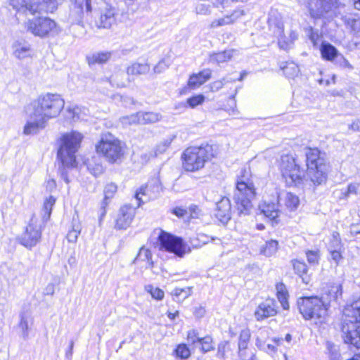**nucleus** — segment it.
I'll use <instances>...</instances> for the list:
<instances>
[{"label":"nucleus","mask_w":360,"mask_h":360,"mask_svg":"<svg viewBox=\"0 0 360 360\" xmlns=\"http://www.w3.org/2000/svg\"><path fill=\"white\" fill-rule=\"evenodd\" d=\"M41 230L38 226L32 221L28 224L25 233L22 235L20 243L26 248H32L39 241L41 238Z\"/></svg>","instance_id":"16"},{"label":"nucleus","mask_w":360,"mask_h":360,"mask_svg":"<svg viewBox=\"0 0 360 360\" xmlns=\"http://www.w3.org/2000/svg\"><path fill=\"white\" fill-rule=\"evenodd\" d=\"M150 67L148 63L134 62L127 68V74L129 76H140L149 72Z\"/></svg>","instance_id":"24"},{"label":"nucleus","mask_w":360,"mask_h":360,"mask_svg":"<svg viewBox=\"0 0 360 360\" xmlns=\"http://www.w3.org/2000/svg\"><path fill=\"white\" fill-rule=\"evenodd\" d=\"M349 128L354 131H360V118L353 121Z\"/></svg>","instance_id":"64"},{"label":"nucleus","mask_w":360,"mask_h":360,"mask_svg":"<svg viewBox=\"0 0 360 360\" xmlns=\"http://www.w3.org/2000/svg\"><path fill=\"white\" fill-rule=\"evenodd\" d=\"M82 139V134L77 131L66 133L60 138L57 155L65 167H72L75 165V153L80 146Z\"/></svg>","instance_id":"5"},{"label":"nucleus","mask_w":360,"mask_h":360,"mask_svg":"<svg viewBox=\"0 0 360 360\" xmlns=\"http://www.w3.org/2000/svg\"><path fill=\"white\" fill-rule=\"evenodd\" d=\"M320 51L322 58L328 61H333L339 56L337 49L328 42L321 44Z\"/></svg>","instance_id":"25"},{"label":"nucleus","mask_w":360,"mask_h":360,"mask_svg":"<svg viewBox=\"0 0 360 360\" xmlns=\"http://www.w3.org/2000/svg\"><path fill=\"white\" fill-rule=\"evenodd\" d=\"M87 168L94 176H100L104 172V168L100 162H96L94 159L88 160Z\"/></svg>","instance_id":"35"},{"label":"nucleus","mask_w":360,"mask_h":360,"mask_svg":"<svg viewBox=\"0 0 360 360\" xmlns=\"http://www.w3.org/2000/svg\"><path fill=\"white\" fill-rule=\"evenodd\" d=\"M100 16L97 21L98 27L110 28L115 22V8L110 5L103 3V6L100 7Z\"/></svg>","instance_id":"17"},{"label":"nucleus","mask_w":360,"mask_h":360,"mask_svg":"<svg viewBox=\"0 0 360 360\" xmlns=\"http://www.w3.org/2000/svg\"><path fill=\"white\" fill-rule=\"evenodd\" d=\"M25 28L32 34L46 37L49 35H56L60 29L56 22L49 18H34L25 22Z\"/></svg>","instance_id":"11"},{"label":"nucleus","mask_w":360,"mask_h":360,"mask_svg":"<svg viewBox=\"0 0 360 360\" xmlns=\"http://www.w3.org/2000/svg\"><path fill=\"white\" fill-rule=\"evenodd\" d=\"M279 169L285 184L289 186L300 184L304 176V172L300 169L295 158L290 155L281 157Z\"/></svg>","instance_id":"9"},{"label":"nucleus","mask_w":360,"mask_h":360,"mask_svg":"<svg viewBox=\"0 0 360 360\" xmlns=\"http://www.w3.org/2000/svg\"><path fill=\"white\" fill-rule=\"evenodd\" d=\"M282 69L285 76L289 78H294L297 77L300 72L299 67L292 62L287 63Z\"/></svg>","instance_id":"37"},{"label":"nucleus","mask_w":360,"mask_h":360,"mask_svg":"<svg viewBox=\"0 0 360 360\" xmlns=\"http://www.w3.org/2000/svg\"><path fill=\"white\" fill-rule=\"evenodd\" d=\"M13 55L18 59H25L32 56V50L27 43L15 41L13 44Z\"/></svg>","instance_id":"22"},{"label":"nucleus","mask_w":360,"mask_h":360,"mask_svg":"<svg viewBox=\"0 0 360 360\" xmlns=\"http://www.w3.org/2000/svg\"><path fill=\"white\" fill-rule=\"evenodd\" d=\"M81 232V228L79 224L74 225L72 229L70 230L67 234V240L70 243H76L78 238L79 235Z\"/></svg>","instance_id":"47"},{"label":"nucleus","mask_w":360,"mask_h":360,"mask_svg":"<svg viewBox=\"0 0 360 360\" xmlns=\"http://www.w3.org/2000/svg\"><path fill=\"white\" fill-rule=\"evenodd\" d=\"M278 313V306L274 299H266L259 304L255 311V317L260 321L265 319L274 316Z\"/></svg>","instance_id":"14"},{"label":"nucleus","mask_w":360,"mask_h":360,"mask_svg":"<svg viewBox=\"0 0 360 360\" xmlns=\"http://www.w3.org/2000/svg\"><path fill=\"white\" fill-rule=\"evenodd\" d=\"M307 175L315 185L325 182L327 178L328 165L325 154L318 148H308L305 150Z\"/></svg>","instance_id":"4"},{"label":"nucleus","mask_w":360,"mask_h":360,"mask_svg":"<svg viewBox=\"0 0 360 360\" xmlns=\"http://www.w3.org/2000/svg\"><path fill=\"white\" fill-rule=\"evenodd\" d=\"M169 68L165 59L160 60L153 68V72L155 74H160Z\"/></svg>","instance_id":"60"},{"label":"nucleus","mask_w":360,"mask_h":360,"mask_svg":"<svg viewBox=\"0 0 360 360\" xmlns=\"http://www.w3.org/2000/svg\"><path fill=\"white\" fill-rule=\"evenodd\" d=\"M192 293V289L190 287H187L185 288H174L171 294L179 300H185Z\"/></svg>","instance_id":"42"},{"label":"nucleus","mask_w":360,"mask_h":360,"mask_svg":"<svg viewBox=\"0 0 360 360\" xmlns=\"http://www.w3.org/2000/svg\"><path fill=\"white\" fill-rule=\"evenodd\" d=\"M56 202V198L50 195L46 198L44 202L43 211L44 212L43 219L48 220L51 216L53 206Z\"/></svg>","instance_id":"39"},{"label":"nucleus","mask_w":360,"mask_h":360,"mask_svg":"<svg viewBox=\"0 0 360 360\" xmlns=\"http://www.w3.org/2000/svg\"><path fill=\"white\" fill-rule=\"evenodd\" d=\"M344 319L342 326L345 343L360 347V299L347 304L343 310Z\"/></svg>","instance_id":"2"},{"label":"nucleus","mask_w":360,"mask_h":360,"mask_svg":"<svg viewBox=\"0 0 360 360\" xmlns=\"http://www.w3.org/2000/svg\"><path fill=\"white\" fill-rule=\"evenodd\" d=\"M276 31L275 33L278 37V44L283 50H288L292 48L294 41L297 39V33L295 30H291L289 36L287 37L284 34V25L282 22L276 24Z\"/></svg>","instance_id":"15"},{"label":"nucleus","mask_w":360,"mask_h":360,"mask_svg":"<svg viewBox=\"0 0 360 360\" xmlns=\"http://www.w3.org/2000/svg\"><path fill=\"white\" fill-rule=\"evenodd\" d=\"M276 295L278 301L280 302L282 307L283 309H289V303L288 301V292L286 289L285 285L282 283H277L276 285Z\"/></svg>","instance_id":"27"},{"label":"nucleus","mask_w":360,"mask_h":360,"mask_svg":"<svg viewBox=\"0 0 360 360\" xmlns=\"http://www.w3.org/2000/svg\"><path fill=\"white\" fill-rule=\"evenodd\" d=\"M292 266L295 273L302 278L303 282L308 283L309 278L307 276L304 277L307 273V264L304 262L295 259L292 261Z\"/></svg>","instance_id":"30"},{"label":"nucleus","mask_w":360,"mask_h":360,"mask_svg":"<svg viewBox=\"0 0 360 360\" xmlns=\"http://www.w3.org/2000/svg\"><path fill=\"white\" fill-rule=\"evenodd\" d=\"M245 15V12L244 10L242 9H238L235 10L229 15V18H230L231 21V24H233L236 22H238L242 17H243Z\"/></svg>","instance_id":"57"},{"label":"nucleus","mask_w":360,"mask_h":360,"mask_svg":"<svg viewBox=\"0 0 360 360\" xmlns=\"http://www.w3.org/2000/svg\"><path fill=\"white\" fill-rule=\"evenodd\" d=\"M172 141V139H168L162 141L160 144H158L156 147L155 150V155L158 154H161L166 151V150L169 148L171 143Z\"/></svg>","instance_id":"55"},{"label":"nucleus","mask_w":360,"mask_h":360,"mask_svg":"<svg viewBox=\"0 0 360 360\" xmlns=\"http://www.w3.org/2000/svg\"><path fill=\"white\" fill-rule=\"evenodd\" d=\"M19 327L22 331V336L26 338L28 336L29 323L28 319L25 314L20 315V321L19 323Z\"/></svg>","instance_id":"53"},{"label":"nucleus","mask_w":360,"mask_h":360,"mask_svg":"<svg viewBox=\"0 0 360 360\" xmlns=\"http://www.w3.org/2000/svg\"><path fill=\"white\" fill-rule=\"evenodd\" d=\"M300 312L306 320H319L327 312L326 306L317 297H301L297 301Z\"/></svg>","instance_id":"10"},{"label":"nucleus","mask_w":360,"mask_h":360,"mask_svg":"<svg viewBox=\"0 0 360 360\" xmlns=\"http://www.w3.org/2000/svg\"><path fill=\"white\" fill-rule=\"evenodd\" d=\"M236 81V79H235L234 78L226 77L221 80H217L210 83V88L212 92L218 91L219 90L222 89L225 84L229 82H235Z\"/></svg>","instance_id":"43"},{"label":"nucleus","mask_w":360,"mask_h":360,"mask_svg":"<svg viewBox=\"0 0 360 360\" xmlns=\"http://www.w3.org/2000/svg\"><path fill=\"white\" fill-rule=\"evenodd\" d=\"M336 64L339 65L340 68H347L349 70H352L353 66L349 63V62L342 55H339L337 57Z\"/></svg>","instance_id":"59"},{"label":"nucleus","mask_w":360,"mask_h":360,"mask_svg":"<svg viewBox=\"0 0 360 360\" xmlns=\"http://www.w3.org/2000/svg\"><path fill=\"white\" fill-rule=\"evenodd\" d=\"M65 106L60 95L47 93L40 95L30 104L29 120L23 129L25 135H33L44 129L51 119L57 117Z\"/></svg>","instance_id":"1"},{"label":"nucleus","mask_w":360,"mask_h":360,"mask_svg":"<svg viewBox=\"0 0 360 360\" xmlns=\"http://www.w3.org/2000/svg\"><path fill=\"white\" fill-rule=\"evenodd\" d=\"M176 355L181 359H186L189 357L191 352L186 345H179L175 350Z\"/></svg>","instance_id":"51"},{"label":"nucleus","mask_w":360,"mask_h":360,"mask_svg":"<svg viewBox=\"0 0 360 360\" xmlns=\"http://www.w3.org/2000/svg\"><path fill=\"white\" fill-rule=\"evenodd\" d=\"M255 186L249 177V171L242 170L233 197L238 214L247 215L250 213L252 207V200L255 198Z\"/></svg>","instance_id":"3"},{"label":"nucleus","mask_w":360,"mask_h":360,"mask_svg":"<svg viewBox=\"0 0 360 360\" xmlns=\"http://www.w3.org/2000/svg\"><path fill=\"white\" fill-rule=\"evenodd\" d=\"M198 345H200V349L203 352H207L214 349L212 340L209 336L201 338Z\"/></svg>","instance_id":"48"},{"label":"nucleus","mask_w":360,"mask_h":360,"mask_svg":"<svg viewBox=\"0 0 360 360\" xmlns=\"http://www.w3.org/2000/svg\"><path fill=\"white\" fill-rule=\"evenodd\" d=\"M209 3H199L197 4L195 7V12L197 14L200 15H207L210 14L211 12V6L210 3L211 1L210 0H207ZM212 4L214 6H218L219 4H221L217 1H214V4L212 2Z\"/></svg>","instance_id":"41"},{"label":"nucleus","mask_w":360,"mask_h":360,"mask_svg":"<svg viewBox=\"0 0 360 360\" xmlns=\"http://www.w3.org/2000/svg\"><path fill=\"white\" fill-rule=\"evenodd\" d=\"M231 21L229 18V15L224 16L223 18L214 20L210 24L212 28H217L221 26L231 25Z\"/></svg>","instance_id":"52"},{"label":"nucleus","mask_w":360,"mask_h":360,"mask_svg":"<svg viewBox=\"0 0 360 360\" xmlns=\"http://www.w3.org/2000/svg\"><path fill=\"white\" fill-rule=\"evenodd\" d=\"M212 70L210 69H204L198 73L193 74L190 76L188 85L192 89L199 87L208 79L211 78Z\"/></svg>","instance_id":"20"},{"label":"nucleus","mask_w":360,"mask_h":360,"mask_svg":"<svg viewBox=\"0 0 360 360\" xmlns=\"http://www.w3.org/2000/svg\"><path fill=\"white\" fill-rule=\"evenodd\" d=\"M205 100L204 96L200 94L188 98L187 103L191 108L202 104Z\"/></svg>","instance_id":"54"},{"label":"nucleus","mask_w":360,"mask_h":360,"mask_svg":"<svg viewBox=\"0 0 360 360\" xmlns=\"http://www.w3.org/2000/svg\"><path fill=\"white\" fill-rule=\"evenodd\" d=\"M212 147L206 144L186 148L182 154L183 167L188 172H195L204 167L212 157Z\"/></svg>","instance_id":"8"},{"label":"nucleus","mask_w":360,"mask_h":360,"mask_svg":"<svg viewBox=\"0 0 360 360\" xmlns=\"http://www.w3.org/2000/svg\"><path fill=\"white\" fill-rule=\"evenodd\" d=\"M140 124L154 123L160 120V115L153 112H139Z\"/></svg>","instance_id":"33"},{"label":"nucleus","mask_w":360,"mask_h":360,"mask_svg":"<svg viewBox=\"0 0 360 360\" xmlns=\"http://www.w3.org/2000/svg\"><path fill=\"white\" fill-rule=\"evenodd\" d=\"M150 186L146 185V186H141L139 191L136 192L135 197L139 202V205L141 202L144 203L148 200L154 199L157 197V195L150 190Z\"/></svg>","instance_id":"26"},{"label":"nucleus","mask_w":360,"mask_h":360,"mask_svg":"<svg viewBox=\"0 0 360 360\" xmlns=\"http://www.w3.org/2000/svg\"><path fill=\"white\" fill-rule=\"evenodd\" d=\"M83 15V7L79 5L78 7L75 6V9L71 11L70 19L72 23H79L82 21Z\"/></svg>","instance_id":"44"},{"label":"nucleus","mask_w":360,"mask_h":360,"mask_svg":"<svg viewBox=\"0 0 360 360\" xmlns=\"http://www.w3.org/2000/svg\"><path fill=\"white\" fill-rule=\"evenodd\" d=\"M332 245L335 249H339L341 247V239L340 234L338 232L333 233V240L331 241Z\"/></svg>","instance_id":"63"},{"label":"nucleus","mask_w":360,"mask_h":360,"mask_svg":"<svg viewBox=\"0 0 360 360\" xmlns=\"http://www.w3.org/2000/svg\"><path fill=\"white\" fill-rule=\"evenodd\" d=\"M278 242L274 240H270L266 242L264 246L261 249V252L266 256H271L275 254L278 250Z\"/></svg>","instance_id":"38"},{"label":"nucleus","mask_w":360,"mask_h":360,"mask_svg":"<svg viewBox=\"0 0 360 360\" xmlns=\"http://www.w3.org/2000/svg\"><path fill=\"white\" fill-rule=\"evenodd\" d=\"M214 215L223 224H226L231 219V206L228 198L223 197L217 202Z\"/></svg>","instance_id":"19"},{"label":"nucleus","mask_w":360,"mask_h":360,"mask_svg":"<svg viewBox=\"0 0 360 360\" xmlns=\"http://www.w3.org/2000/svg\"><path fill=\"white\" fill-rule=\"evenodd\" d=\"M152 255L150 251L145 248H141L135 258L134 262H138V261H146V268H151L153 266V261L151 260Z\"/></svg>","instance_id":"32"},{"label":"nucleus","mask_w":360,"mask_h":360,"mask_svg":"<svg viewBox=\"0 0 360 360\" xmlns=\"http://www.w3.org/2000/svg\"><path fill=\"white\" fill-rule=\"evenodd\" d=\"M10 5L18 11H29L31 14L53 13L57 8L56 0H11Z\"/></svg>","instance_id":"12"},{"label":"nucleus","mask_w":360,"mask_h":360,"mask_svg":"<svg viewBox=\"0 0 360 360\" xmlns=\"http://www.w3.org/2000/svg\"><path fill=\"white\" fill-rule=\"evenodd\" d=\"M330 300H335L342 295V284L340 282L330 283L326 291Z\"/></svg>","instance_id":"29"},{"label":"nucleus","mask_w":360,"mask_h":360,"mask_svg":"<svg viewBox=\"0 0 360 360\" xmlns=\"http://www.w3.org/2000/svg\"><path fill=\"white\" fill-rule=\"evenodd\" d=\"M326 349L330 360H340V354L338 347L330 342H326Z\"/></svg>","instance_id":"45"},{"label":"nucleus","mask_w":360,"mask_h":360,"mask_svg":"<svg viewBox=\"0 0 360 360\" xmlns=\"http://www.w3.org/2000/svg\"><path fill=\"white\" fill-rule=\"evenodd\" d=\"M111 57V52H98L94 53L88 60L89 63L102 64L106 63Z\"/></svg>","instance_id":"34"},{"label":"nucleus","mask_w":360,"mask_h":360,"mask_svg":"<svg viewBox=\"0 0 360 360\" xmlns=\"http://www.w3.org/2000/svg\"><path fill=\"white\" fill-rule=\"evenodd\" d=\"M308 8L310 17L314 20L332 19L337 16V11L345 8L340 0H297Z\"/></svg>","instance_id":"6"},{"label":"nucleus","mask_w":360,"mask_h":360,"mask_svg":"<svg viewBox=\"0 0 360 360\" xmlns=\"http://www.w3.org/2000/svg\"><path fill=\"white\" fill-rule=\"evenodd\" d=\"M307 261L309 264H316L319 261V255L316 251H307Z\"/></svg>","instance_id":"62"},{"label":"nucleus","mask_w":360,"mask_h":360,"mask_svg":"<svg viewBox=\"0 0 360 360\" xmlns=\"http://www.w3.org/2000/svg\"><path fill=\"white\" fill-rule=\"evenodd\" d=\"M232 57L231 51H224L222 52L215 53L210 56V62L212 63L219 64L229 60Z\"/></svg>","instance_id":"31"},{"label":"nucleus","mask_w":360,"mask_h":360,"mask_svg":"<svg viewBox=\"0 0 360 360\" xmlns=\"http://www.w3.org/2000/svg\"><path fill=\"white\" fill-rule=\"evenodd\" d=\"M200 339L201 338L198 336L197 330L193 329L188 332L187 342L189 345H193L195 347H197L196 345L199 344Z\"/></svg>","instance_id":"50"},{"label":"nucleus","mask_w":360,"mask_h":360,"mask_svg":"<svg viewBox=\"0 0 360 360\" xmlns=\"http://www.w3.org/2000/svg\"><path fill=\"white\" fill-rule=\"evenodd\" d=\"M360 190V183L353 182L348 185L347 191L345 193V197H349L350 195H357Z\"/></svg>","instance_id":"56"},{"label":"nucleus","mask_w":360,"mask_h":360,"mask_svg":"<svg viewBox=\"0 0 360 360\" xmlns=\"http://www.w3.org/2000/svg\"><path fill=\"white\" fill-rule=\"evenodd\" d=\"M278 205L275 203H264L261 206L262 212L270 219H275L279 215Z\"/></svg>","instance_id":"28"},{"label":"nucleus","mask_w":360,"mask_h":360,"mask_svg":"<svg viewBox=\"0 0 360 360\" xmlns=\"http://www.w3.org/2000/svg\"><path fill=\"white\" fill-rule=\"evenodd\" d=\"M251 333L248 328L241 330L238 338V342L249 343L250 340Z\"/></svg>","instance_id":"61"},{"label":"nucleus","mask_w":360,"mask_h":360,"mask_svg":"<svg viewBox=\"0 0 360 360\" xmlns=\"http://www.w3.org/2000/svg\"><path fill=\"white\" fill-rule=\"evenodd\" d=\"M120 121L124 127L140 124L139 112L123 116L120 119Z\"/></svg>","instance_id":"40"},{"label":"nucleus","mask_w":360,"mask_h":360,"mask_svg":"<svg viewBox=\"0 0 360 360\" xmlns=\"http://www.w3.org/2000/svg\"><path fill=\"white\" fill-rule=\"evenodd\" d=\"M117 186L113 183L107 184L104 188V199L101 203L99 224H101L103 219L105 216V208L108 205V200L112 198L114 194L117 192Z\"/></svg>","instance_id":"21"},{"label":"nucleus","mask_w":360,"mask_h":360,"mask_svg":"<svg viewBox=\"0 0 360 360\" xmlns=\"http://www.w3.org/2000/svg\"><path fill=\"white\" fill-rule=\"evenodd\" d=\"M342 19L344 20L347 26L349 27L354 34H358L360 32V18L356 19L354 18H347V16L342 15Z\"/></svg>","instance_id":"36"},{"label":"nucleus","mask_w":360,"mask_h":360,"mask_svg":"<svg viewBox=\"0 0 360 360\" xmlns=\"http://www.w3.org/2000/svg\"><path fill=\"white\" fill-rule=\"evenodd\" d=\"M148 288H149L148 290L150 292L153 298L158 300H160L163 298L164 292L161 289L158 288H154L151 285H149Z\"/></svg>","instance_id":"58"},{"label":"nucleus","mask_w":360,"mask_h":360,"mask_svg":"<svg viewBox=\"0 0 360 360\" xmlns=\"http://www.w3.org/2000/svg\"><path fill=\"white\" fill-rule=\"evenodd\" d=\"M96 150L110 163L121 162L125 153L124 144L111 134L102 135Z\"/></svg>","instance_id":"7"},{"label":"nucleus","mask_w":360,"mask_h":360,"mask_svg":"<svg viewBox=\"0 0 360 360\" xmlns=\"http://www.w3.org/2000/svg\"><path fill=\"white\" fill-rule=\"evenodd\" d=\"M160 247L165 250L173 252L178 257H183L186 252V245L181 238L174 236L164 231H160L158 236Z\"/></svg>","instance_id":"13"},{"label":"nucleus","mask_w":360,"mask_h":360,"mask_svg":"<svg viewBox=\"0 0 360 360\" xmlns=\"http://www.w3.org/2000/svg\"><path fill=\"white\" fill-rule=\"evenodd\" d=\"M238 354L240 359L250 357V352H255L254 349H248V343L238 342Z\"/></svg>","instance_id":"49"},{"label":"nucleus","mask_w":360,"mask_h":360,"mask_svg":"<svg viewBox=\"0 0 360 360\" xmlns=\"http://www.w3.org/2000/svg\"><path fill=\"white\" fill-rule=\"evenodd\" d=\"M135 216L134 209L129 205L122 207L117 214L115 228L117 229H126L129 227Z\"/></svg>","instance_id":"18"},{"label":"nucleus","mask_w":360,"mask_h":360,"mask_svg":"<svg viewBox=\"0 0 360 360\" xmlns=\"http://www.w3.org/2000/svg\"><path fill=\"white\" fill-rule=\"evenodd\" d=\"M300 203L298 197L292 193H286L278 196V204H283L290 211L297 208Z\"/></svg>","instance_id":"23"},{"label":"nucleus","mask_w":360,"mask_h":360,"mask_svg":"<svg viewBox=\"0 0 360 360\" xmlns=\"http://www.w3.org/2000/svg\"><path fill=\"white\" fill-rule=\"evenodd\" d=\"M79 108L76 105L68 106L65 110V117L75 121L79 119Z\"/></svg>","instance_id":"46"}]
</instances>
